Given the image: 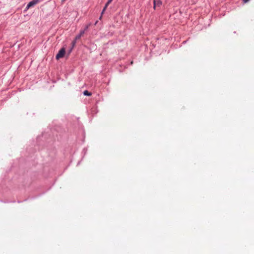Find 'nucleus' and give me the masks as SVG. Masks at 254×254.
<instances>
[{
	"label": "nucleus",
	"instance_id": "1",
	"mask_svg": "<svg viewBox=\"0 0 254 254\" xmlns=\"http://www.w3.org/2000/svg\"><path fill=\"white\" fill-rule=\"evenodd\" d=\"M65 53V49L64 48H62L58 52L57 55H56V58L57 60H59L60 59L64 57Z\"/></svg>",
	"mask_w": 254,
	"mask_h": 254
},
{
	"label": "nucleus",
	"instance_id": "8",
	"mask_svg": "<svg viewBox=\"0 0 254 254\" xmlns=\"http://www.w3.org/2000/svg\"><path fill=\"white\" fill-rule=\"evenodd\" d=\"M76 41H77V40H75V39L74 41H73L72 42V48H73V47H74V46H75V44H76Z\"/></svg>",
	"mask_w": 254,
	"mask_h": 254
},
{
	"label": "nucleus",
	"instance_id": "11",
	"mask_svg": "<svg viewBox=\"0 0 254 254\" xmlns=\"http://www.w3.org/2000/svg\"><path fill=\"white\" fill-rule=\"evenodd\" d=\"M105 10H104V9H103L102 11V13H101V15H102L104 12H105Z\"/></svg>",
	"mask_w": 254,
	"mask_h": 254
},
{
	"label": "nucleus",
	"instance_id": "10",
	"mask_svg": "<svg viewBox=\"0 0 254 254\" xmlns=\"http://www.w3.org/2000/svg\"><path fill=\"white\" fill-rule=\"evenodd\" d=\"M113 1V0H108V3H111L112 2V1Z\"/></svg>",
	"mask_w": 254,
	"mask_h": 254
},
{
	"label": "nucleus",
	"instance_id": "4",
	"mask_svg": "<svg viewBox=\"0 0 254 254\" xmlns=\"http://www.w3.org/2000/svg\"><path fill=\"white\" fill-rule=\"evenodd\" d=\"M84 33H85V31H81L79 34L77 35L75 37V40H78L80 39L81 38V37L83 36Z\"/></svg>",
	"mask_w": 254,
	"mask_h": 254
},
{
	"label": "nucleus",
	"instance_id": "3",
	"mask_svg": "<svg viewBox=\"0 0 254 254\" xmlns=\"http://www.w3.org/2000/svg\"><path fill=\"white\" fill-rule=\"evenodd\" d=\"M154 6L153 8L154 9H155L156 7H160L162 4V1L160 0H154L153 1Z\"/></svg>",
	"mask_w": 254,
	"mask_h": 254
},
{
	"label": "nucleus",
	"instance_id": "2",
	"mask_svg": "<svg viewBox=\"0 0 254 254\" xmlns=\"http://www.w3.org/2000/svg\"><path fill=\"white\" fill-rule=\"evenodd\" d=\"M40 0H32L28 3L26 6V9H28L30 7H32L37 4L39 2Z\"/></svg>",
	"mask_w": 254,
	"mask_h": 254
},
{
	"label": "nucleus",
	"instance_id": "6",
	"mask_svg": "<svg viewBox=\"0 0 254 254\" xmlns=\"http://www.w3.org/2000/svg\"><path fill=\"white\" fill-rule=\"evenodd\" d=\"M110 3H108V1H107V2L105 4V7H104L103 9L104 10H106V8H107L108 6L110 4Z\"/></svg>",
	"mask_w": 254,
	"mask_h": 254
},
{
	"label": "nucleus",
	"instance_id": "7",
	"mask_svg": "<svg viewBox=\"0 0 254 254\" xmlns=\"http://www.w3.org/2000/svg\"><path fill=\"white\" fill-rule=\"evenodd\" d=\"M91 24H89L88 25H87L85 28V29L83 30V31H86L87 30L88 28H89V27L90 26Z\"/></svg>",
	"mask_w": 254,
	"mask_h": 254
},
{
	"label": "nucleus",
	"instance_id": "12",
	"mask_svg": "<svg viewBox=\"0 0 254 254\" xmlns=\"http://www.w3.org/2000/svg\"><path fill=\"white\" fill-rule=\"evenodd\" d=\"M66 0H62V2H64Z\"/></svg>",
	"mask_w": 254,
	"mask_h": 254
},
{
	"label": "nucleus",
	"instance_id": "5",
	"mask_svg": "<svg viewBox=\"0 0 254 254\" xmlns=\"http://www.w3.org/2000/svg\"><path fill=\"white\" fill-rule=\"evenodd\" d=\"M83 94L85 96H91V92H89L87 90H85L84 92H83Z\"/></svg>",
	"mask_w": 254,
	"mask_h": 254
},
{
	"label": "nucleus",
	"instance_id": "9",
	"mask_svg": "<svg viewBox=\"0 0 254 254\" xmlns=\"http://www.w3.org/2000/svg\"><path fill=\"white\" fill-rule=\"evenodd\" d=\"M250 0H243V2L244 3H247Z\"/></svg>",
	"mask_w": 254,
	"mask_h": 254
},
{
	"label": "nucleus",
	"instance_id": "13",
	"mask_svg": "<svg viewBox=\"0 0 254 254\" xmlns=\"http://www.w3.org/2000/svg\"><path fill=\"white\" fill-rule=\"evenodd\" d=\"M72 48L70 49L69 52H70L72 51Z\"/></svg>",
	"mask_w": 254,
	"mask_h": 254
}]
</instances>
